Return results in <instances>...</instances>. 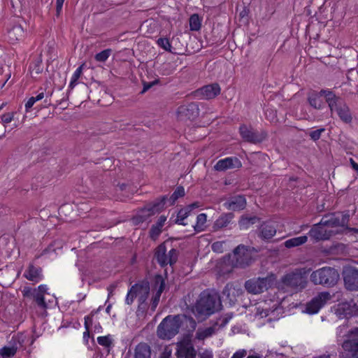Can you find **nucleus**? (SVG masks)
I'll return each mask as SVG.
<instances>
[{"label": "nucleus", "instance_id": "nucleus-25", "mask_svg": "<svg viewBox=\"0 0 358 358\" xmlns=\"http://www.w3.org/2000/svg\"><path fill=\"white\" fill-rule=\"evenodd\" d=\"M48 292V287L45 285H41L36 289L32 299L37 306L43 309L48 308L47 303L45 301L44 295Z\"/></svg>", "mask_w": 358, "mask_h": 358}, {"label": "nucleus", "instance_id": "nucleus-64", "mask_svg": "<svg viewBox=\"0 0 358 358\" xmlns=\"http://www.w3.org/2000/svg\"><path fill=\"white\" fill-rule=\"evenodd\" d=\"M347 229L350 232H353L354 234H358V228L347 227Z\"/></svg>", "mask_w": 358, "mask_h": 358}, {"label": "nucleus", "instance_id": "nucleus-15", "mask_svg": "<svg viewBox=\"0 0 358 358\" xmlns=\"http://www.w3.org/2000/svg\"><path fill=\"white\" fill-rule=\"evenodd\" d=\"M282 283L295 290H301L306 287V280L304 277L299 273H289L282 278Z\"/></svg>", "mask_w": 358, "mask_h": 358}, {"label": "nucleus", "instance_id": "nucleus-62", "mask_svg": "<svg viewBox=\"0 0 358 358\" xmlns=\"http://www.w3.org/2000/svg\"><path fill=\"white\" fill-rule=\"evenodd\" d=\"M350 162L352 169L358 173V164L356 163L352 158L350 159Z\"/></svg>", "mask_w": 358, "mask_h": 358}, {"label": "nucleus", "instance_id": "nucleus-37", "mask_svg": "<svg viewBox=\"0 0 358 358\" xmlns=\"http://www.w3.org/2000/svg\"><path fill=\"white\" fill-rule=\"evenodd\" d=\"M17 350V343L15 341L11 346H4L0 349V355L3 358H10L15 356Z\"/></svg>", "mask_w": 358, "mask_h": 358}, {"label": "nucleus", "instance_id": "nucleus-63", "mask_svg": "<svg viewBox=\"0 0 358 358\" xmlns=\"http://www.w3.org/2000/svg\"><path fill=\"white\" fill-rule=\"evenodd\" d=\"M44 97V92H41L38 93L36 96H34L36 101L41 100Z\"/></svg>", "mask_w": 358, "mask_h": 358}, {"label": "nucleus", "instance_id": "nucleus-46", "mask_svg": "<svg viewBox=\"0 0 358 358\" xmlns=\"http://www.w3.org/2000/svg\"><path fill=\"white\" fill-rule=\"evenodd\" d=\"M136 286H131L126 296L125 303L128 305H131L136 296L134 289Z\"/></svg>", "mask_w": 358, "mask_h": 358}, {"label": "nucleus", "instance_id": "nucleus-18", "mask_svg": "<svg viewBox=\"0 0 358 358\" xmlns=\"http://www.w3.org/2000/svg\"><path fill=\"white\" fill-rule=\"evenodd\" d=\"M276 231V226L274 222L268 220L262 222L257 230V234L259 238L266 241L272 238L275 235Z\"/></svg>", "mask_w": 358, "mask_h": 358}, {"label": "nucleus", "instance_id": "nucleus-50", "mask_svg": "<svg viewBox=\"0 0 358 358\" xmlns=\"http://www.w3.org/2000/svg\"><path fill=\"white\" fill-rule=\"evenodd\" d=\"M15 113H14V112H11V113H6L3 114L1 116V122L3 124L10 123L13 120Z\"/></svg>", "mask_w": 358, "mask_h": 358}, {"label": "nucleus", "instance_id": "nucleus-20", "mask_svg": "<svg viewBox=\"0 0 358 358\" xmlns=\"http://www.w3.org/2000/svg\"><path fill=\"white\" fill-rule=\"evenodd\" d=\"M165 286H166L165 280L162 277V275L160 274L155 275V279H154V287L155 288L158 287V289L151 300L150 309L152 312H154L155 310V309L159 303L162 293L165 289Z\"/></svg>", "mask_w": 358, "mask_h": 358}, {"label": "nucleus", "instance_id": "nucleus-53", "mask_svg": "<svg viewBox=\"0 0 358 358\" xmlns=\"http://www.w3.org/2000/svg\"><path fill=\"white\" fill-rule=\"evenodd\" d=\"M349 220H350L349 214L348 213H343L342 215V218L341 219L339 218L340 227H344L345 225H346L348 223Z\"/></svg>", "mask_w": 358, "mask_h": 358}, {"label": "nucleus", "instance_id": "nucleus-1", "mask_svg": "<svg viewBox=\"0 0 358 358\" xmlns=\"http://www.w3.org/2000/svg\"><path fill=\"white\" fill-rule=\"evenodd\" d=\"M221 307L222 303L218 294L205 290L201 293L192 311L199 320L203 321L220 310Z\"/></svg>", "mask_w": 358, "mask_h": 358}, {"label": "nucleus", "instance_id": "nucleus-24", "mask_svg": "<svg viewBox=\"0 0 358 358\" xmlns=\"http://www.w3.org/2000/svg\"><path fill=\"white\" fill-rule=\"evenodd\" d=\"M220 87L217 83L205 85L197 90L206 99H213L220 93Z\"/></svg>", "mask_w": 358, "mask_h": 358}, {"label": "nucleus", "instance_id": "nucleus-41", "mask_svg": "<svg viewBox=\"0 0 358 358\" xmlns=\"http://www.w3.org/2000/svg\"><path fill=\"white\" fill-rule=\"evenodd\" d=\"M207 215L205 213L199 214L196 217V223L194 225L196 232H201L204 230V224L206 222Z\"/></svg>", "mask_w": 358, "mask_h": 358}, {"label": "nucleus", "instance_id": "nucleus-22", "mask_svg": "<svg viewBox=\"0 0 358 358\" xmlns=\"http://www.w3.org/2000/svg\"><path fill=\"white\" fill-rule=\"evenodd\" d=\"M246 199L243 195H236L230 198L224 203V206L228 210H241L245 208Z\"/></svg>", "mask_w": 358, "mask_h": 358}, {"label": "nucleus", "instance_id": "nucleus-38", "mask_svg": "<svg viewBox=\"0 0 358 358\" xmlns=\"http://www.w3.org/2000/svg\"><path fill=\"white\" fill-rule=\"evenodd\" d=\"M202 19L196 13L192 15L189 19V29L191 31H199L201 27Z\"/></svg>", "mask_w": 358, "mask_h": 358}, {"label": "nucleus", "instance_id": "nucleus-28", "mask_svg": "<svg viewBox=\"0 0 358 358\" xmlns=\"http://www.w3.org/2000/svg\"><path fill=\"white\" fill-rule=\"evenodd\" d=\"M340 310H342L345 317L358 315V305L354 300L342 303Z\"/></svg>", "mask_w": 358, "mask_h": 358}, {"label": "nucleus", "instance_id": "nucleus-42", "mask_svg": "<svg viewBox=\"0 0 358 358\" xmlns=\"http://www.w3.org/2000/svg\"><path fill=\"white\" fill-rule=\"evenodd\" d=\"M233 316L234 314L232 313H226L224 316L218 318L213 324L215 327L218 326L219 327L217 328V329L219 330L220 329L224 327Z\"/></svg>", "mask_w": 358, "mask_h": 358}, {"label": "nucleus", "instance_id": "nucleus-17", "mask_svg": "<svg viewBox=\"0 0 358 358\" xmlns=\"http://www.w3.org/2000/svg\"><path fill=\"white\" fill-rule=\"evenodd\" d=\"M320 222L314 224L308 232L309 236L315 241L329 240L334 234L332 230H327Z\"/></svg>", "mask_w": 358, "mask_h": 358}, {"label": "nucleus", "instance_id": "nucleus-30", "mask_svg": "<svg viewBox=\"0 0 358 358\" xmlns=\"http://www.w3.org/2000/svg\"><path fill=\"white\" fill-rule=\"evenodd\" d=\"M134 358H151V349L145 343H138L134 350Z\"/></svg>", "mask_w": 358, "mask_h": 358}, {"label": "nucleus", "instance_id": "nucleus-23", "mask_svg": "<svg viewBox=\"0 0 358 358\" xmlns=\"http://www.w3.org/2000/svg\"><path fill=\"white\" fill-rule=\"evenodd\" d=\"M24 277L28 280L38 282L43 279L42 268L29 264L24 273Z\"/></svg>", "mask_w": 358, "mask_h": 358}, {"label": "nucleus", "instance_id": "nucleus-16", "mask_svg": "<svg viewBox=\"0 0 358 358\" xmlns=\"http://www.w3.org/2000/svg\"><path fill=\"white\" fill-rule=\"evenodd\" d=\"M174 318L176 319L178 331L182 330L187 335H190L194 331L196 322L192 317L185 314H178L174 315Z\"/></svg>", "mask_w": 358, "mask_h": 358}, {"label": "nucleus", "instance_id": "nucleus-35", "mask_svg": "<svg viewBox=\"0 0 358 358\" xmlns=\"http://www.w3.org/2000/svg\"><path fill=\"white\" fill-rule=\"evenodd\" d=\"M217 331V329L214 324L203 330L199 329L196 333V338L198 340H204L206 338L210 337Z\"/></svg>", "mask_w": 358, "mask_h": 358}, {"label": "nucleus", "instance_id": "nucleus-60", "mask_svg": "<svg viewBox=\"0 0 358 358\" xmlns=\"http://www.w3.org/2000/svg\"><path fill=\"white\" fill-rule=\"evenodd\" d=\"M270 310L269 309H262V311L257 312L258 314L261 315V317H267L269 315Z\"/></svg>", "mask_w": 358, "mask_h": 358}, {"label": "nucleus", "instance_id": "nucleus-43", "mask_svg": "<svg viewBox=\"0 0 358 358\" xmlns=\"http://www.w3.org/2000/svg\"><path fill=\"white\" fill-rule=\"evenodd\" d=\"M84 66H85V64L84 63L82 64L79 67H78V69L76 70V71L73 74L69 86V91L73 90L75 87V86L77 85L78 80L80 78V77L83 73V69Z\"/></svg>", "mask_w": 358, "mask_h": 358}, {"label": "nucleus", "instance_id": "nucleus-55", "mask_svg": "<svg viewBox=\"0 0 358 358\" xmlns=\"http://www.w3.org/2000/svg\"><path fill=\"white\" fill-rule=\"evenodd\" d=\"M36 99H34V96L30 97L27 103H25V109L26 111H29V109L33 106V105L36 103Z\"/></svg>", "mask_w": 358, "mask_h": 358}, {"label": "nucleus", "instance_id": "nucleus-31", "mask_svg": "<svg viewBox=\"0 0 358 358\" xmlns=\"http://www.w3.org/2000/svg\"><path fill=\"white\" fill-rule=\"evenodd\" d=\"M320 224L328 227H340L339 217L336 213L324 215L320 220Z\"/></svg>", "mask_w": 358, "mask_h": 358}, {"label": "nucleus", "instance_id": "nucleus-54", "mask_svg": "<svg viewBox=\"0 0 358 358\" xmlns=\"http://www.w3.org/2000/svg\"><path fill=\"white\" fill-rule=\"evenodd\" d=\"M246 355L247 351L245 350H239L233 355L231 358H243L246 356Z\"/></svg>", "mask_w": 358, "mask_h": 358}, {"label": "nucleus", "instance_id": "nucleus-57", "mask_svg": "<svg viewBox=\"0 0 358 358\" xmlns=\"http://www.w3.org/2000/svg\"><path fill=\"white\" fill-rule=\"evenodd\" d=\"M92 323V316L87 315L85 317V328L86 330L90 329V324Z\"/></svg>", "mask_w": 358, "mask_h": 358}, {"label": "nucleus", "instance_id": "nucleus-10", "mask_svg": "<svg viewBox=\"0 0 358 358\" xmlns=\"http://www.w3.org/2000/svg\"><path fill=\"white\" fill-rule=\"evenodd\" d=\"M344 288L349 292H358V268L345 266L341 273Z\"/></svg>", "mask_w": 358, "mask_h": 358}, {"label": "nucleus", "instance_id": "nucleus-27", "mask_svg": "<svg viewBox=\"0 0 358 358\" xmlns=\"http://www.w3.org/2000/svg\"><path fill=\"white\" fill-rule=\"evenodd\" d=\"M234 217V214L233 213H225L221 214V215L213 223V231H216L227 227L231 223Z\"/></svg>", "mask_w": 358, "mask_h": 358}, {"label": "nucleus", "instance_id": "nucleus-40", "mask_svg": "<svg viewBox=\"0 0 358 358\" xmlns=\"http://www.w3.org/2000/svg\"><path fill=\"white\" fill-rule=\"evenodd\" d=\"M190 213L191 212L186 207L180 208L177 213V217L174 222L183 226L187 225V223H185L184 220L189 215Z\"/></svg>", "mask_w": 358, "mask_h": 358}, {"label": "nucleus", "instance_id": "nucleus-56", "mask_svg": "<svg viewBox=\"0 0 358 358\" xmlns=\"http://www.w3.org/2000/svg\"><path fill=\"white\" fill-rule=\"evenodd\" d=\"M159 358H171V351L165 349L159 355Z\"/></svg>", "mask_w": 358, "mask_h": 358}, {"label": "nucleus", "instance_id": "nucleus-36", "mask_svg": "<svg viewBox=\"0 0 358 358\" xmlns=\"http://www.w3.org/2000/svg\"><path fill=\"white\" fill-rule=\"evenodd\" d=\"M185 195V188L182 186H178L171 196L167 197L166 202H169V206H173L179 198L183 197Z\"/></svg>", "mask_w": 358, "mask_h": 358}, {"label": "nucleus", "instance_id": "nucleus-19", "mask_svg": "<svg viewBox=\"0 0 358 358\" xmlns=\"http://www.w3.org/2000/svg\"><path fill=\"white\" fill-rule=\"evenodd\" d=\"M242 167L241 160L236 157H229L220 159L214 166L217 171H225L228 169H240Z\"/></svg>", "mask_w": 358, "mask_h": 358}, {"label": "nucleus", "instance_id": "nucleus-44", "mask_svg": "<svg viewBox=\"0 0 358 358\" xmlns=\"http://www.w3.org/2000/svg\"><path fill=\"white\" fill-rule=\"evenodd\" d=\"M110 48L105 49L94 55V59L99 62H105L112 53Z\"/></svg>", "mask_w": 358, "mask_h": 358}, {"label": "nucleus", "instance_id": "nucleus-4", "mask_svg": "<svg viewBox=\"0 0 358 358\" xmlns=\"http://www.w3.org/2000/svg\"><path fill=\"white\" fill-rule=\"evenodd\" d=\"M178 250L175 248H172L166 255V243H162L156 248L154 259L162 268H164L168 264L173 266L178 261Z\"/></svg>", "mask_w": 358, "mask_h": 358}, {"label": "nucleus", "instance_id": "nucleus-12", "mask_svg": "<svg viewBox=\"0 0 358 358\" xmlns=\"http://www.w3.org/2000/svg\"><path fill=\"white\" fill-rule=\"evenodd\" d=\"M199 115V105L195 102L181 105L177 110L178 118L180 121L194 120Z\"/></svg>", "mask_w": 358, "mask_h": 358}, {"label": "nucleus", "instance_id": "nucleus-14", "mask_svg": "<svg viewBox=\"0 0 358 358\" xmlns=\"http://www.w3.org/2000/svg\"><path fill=\"white\" fill-rule=\"evenodd\" d=\"M330 299L331 295L328 292L319 293L306 303L304 312L310 315L317 313Z\"/></svg>", "mask_w": 358, "mask_h": 358}, {"label": "nucleus", "instance_id": "nucleus-45", "mask_svg": "<svg viewBox=\"0 0 358 358\" xmlns=\"http://www.w3.org/2000/svg\"><path fill=\"white\" fill-rule=\"evenodd\" d=\"M157 44L164 50L173 53V52L171 50V45L170 41L167 38H158L157 41Z\"/></svg>", "mask_w": 358, "mask_h": 358}, {"label": "nucleus", "instance_id": "nucleus-52", "mask_svg": "<svg viewBox=\"0 0 358 358\" xmlns=\"http://www.w3.org/2000/svg\"><path fill=\"white\" fill-rule=\"evenodd\" d=\"M224 242L217 241L212 244V250L216 252H222V246Z\"/></svg>", "mask_w": 358, "mask_h": 358}, {"label": "nucleus", "instance_id": "nucleus-5", "mask_svg": "<svg viewBox=\"0 0 358 358\" xmlns=\"http://www.w3.org/2000/svg\"><path fill=\"white\" fill-rule=\"evenodd\" d=\"M341 358H358V327L350 330L349 338L342 343Z\"/></svg>", "mask_w": 358, "mask_h": 358}, {"label": "nucleus", "instance_id": "nucleus-11", "mask_svg": "<svg viewBox=\"0 0 358 358\" xmlns=\"http://www.w3.org/2000/svg\"><path fill=\"white\" fill-rule=\"evenodd\" d=\"M132 286H136L134 292L138 297V309L145 310L148 308L147 300L148 299L150 294V283L149 282L145 279L141 280Z\"/></svg>", "mask_w": 358, "mask_h": 358}, {"label": "nucleus", "instance_id": "nucleus-51", "mask_svg": "<svg viewBox=\"0 0 358 358\" xmlns=\"http://www.w3.org/2000/svg\"><path fill=\"white\" fill-rule=\"evenodd\" d=\"M36 288H31L30 287H24L22 290V295L26 298H32Z\"/></svg>", "mask_w": 358, "mask_h": 358}, {"label": "nucleus", "instance_id": "nucleus-39", "mask_svg": "<svg viewBox=\"0 0 358 358\" xmlns=\"http://www.w3.org/2000/svg\"><path fill=\"white\" fill-rule=\"evenodd\" d=\"M148 212H145V208H141L139 209L135 216L133 217V222L136 224H138L145 222L149 217V214Z\"/></svg>", "mask_w": 358, "mask_h": 358}, {"label": "nucleus", "instance_id": "nucleus-21", "mask_svg": "<svg viewBox=\"0 0 358 358\" xmlns=\"http://www.w3.org/2000/svg\"><path fill=\"white\" fill-rule=\"evenodd\" d=\"M167 196L164 195L159 198H157L152 202H150L144 206L145 212H148L149 216L151 217L157 213H161L165 208L166 203Z\"/></svg>", "mask_w": 358, "mask_h": 358}, {"label": "nucleus", "instance_id": "nucleus-33", "mask_svg": "<svg viewBox=\"0 0 358 358\" xmlns=\"http://www.w3.org/2000/svg\"><path fill=\"white\" fill-rule=\"evenodd\" d=\"M308 241V236L304 235L299 237L289 238L285 241L284 245L287 248H292L297 246L302 245Z\"/></svg>", "mask_w": 358, "mask_h": 358}, {"label": "nucleus", "instance_id": "nucleus-49", "mask_svg": "<svg viewBox=\"0 0 358 358\" xmlns=\"http://www.w3.org/2000/svg\"><path fill=\"white\" fill-rule=\"evenodd\" d=\"M158 83H159V79H155V80H153L152 82L143 81V88L141 93L143 94L144 92H145L146 91L150 90L152 87H153L154 85H155Z\"/></svg>", "mask_w": 358, "mask_h": 358}, {"label": "nucleus", "instance_id": "nucleus-59", "mask_svg": "<svg viewBox=\"0 0 358 358\" xmlns=\"http://www.w3.org/2000/svg\"><path fill=\"white\" fill-rule=\"evenodd\" d=\"M200 358H213V354L209 350H205L199 355Z\"/></svg>", "mask_w": 358, "mask_h": 358}, {"label": "nucleus", "instance_id": "nucleus-6", "mask_svg": "<svg viewBox=\"0 0 358 358\" xmlns=\"http://www.w3.org/2000/svg\"><path fill=\"white\" fill-rule=\"evenodd\" d=\"M174 315H169L162 320L157 327V334L159 338L170 340L178 334Z\"/></svg>", "mask_w": 358, "mask_h": 358}, {"label": "nucleus", "instance_id": "nucleus-26", "mask_svg": "<svg viewBox=\"0 0 358 358\" xmlns=\"http://www.w3.org/2000/svg\"><path fill=\"white\" fill-rule=\"evenodd\" d=\"M324 91H332L331 90H322L319 92L313 91L308 93V102L315 109H321L323 106V101L321 99V96L324 97V94H322Z\"/></svg>", "mask_w": 358, "mask_h": 358}, {"label": "nucleus", "instance_id": "nucleus-13", "mask_svg": "<svg viewBox=\"0 0 358 358\" xmlns=\"http://www.w3.org/2000/svg\"><path fill=\"white\" fill-rule=\"evenodd\" d=\"M268 278H257L248 280L245 282V288L248 292L253 294L262 293L271 286Z\"/></svg>", "mask_w": 358, "mask_h": 358}, {"label": "nucleus", "instance_id": "nucleus-8", "mask_svg": "<svg viewBox=\"0 0 358 358\" xmlns=\"http://www.w3.org/2000/svg\"><path fill=\"white\" fill-rule=\"evenodd\" d=\"M251 262V253L247 246L241 244L234 250L231 262L234 267L245 268Z\"/></svg>", "mask_w": 358, "mask_h": 358}, {"label": "nucleus", "instance_id": "nucleus-2", "mask_svg": "<svg viewBox=\"0 0 358 358\" xmlns=\"http://www.w3.org/2000/svg\"><path fill=\"white\" fill-rule=\"evenodd\" d=\"M326 102L328 103L330 111L333 113L335 111L340 120L345 123H350L352 120V116L350 108L344 102L343 99L336 95L333 91H324Z\"/></svg>", "mask_w": 358, "mask_h": 358}, {"label": "nucleus", "instance_id": "nucleus-7", "mask_svg": "<svg viewBox=\"0 0 358 358\" xmlns=\"http://www.w3.org/2000/svg\"><path fill=\"white\" fill-rule=\"evenodd\" d=\"M239 133L244 141L253 144L260 143L268 138L266 131H257L251 126L245 124H241L239 127Z\"/></svg>", "mask_w": 358, "mask_h": 358}, {"label": "nucleus", "instance_id": "nucleus-3", "mask_svg": "<svg viewBox=\"0 0 358 358\" xmlns=\"http://www.w3.org/2000/svg\"><path fill=\"white\" fill-rule=\"evenodd\" d=\"M340 279V274L337 269L330 266H324L312 272L310 276V281L315 285H322L324 287H333Z\"/></svg>", "mask_w": 358, "mask_h": 358}, {"label": "nucleus", "instance_id": "nucleus-34", "mask_svg": "<svg viewBox=\"0 0 358 358\" xmlns=\"http://www.w3.org/2000/svg\"><path fill=\"white\" fill-rule=\"evenodd\" d=\"M177 358H196V352L192 345L185 347L176 352Z\"/></svg>", "mask_w": 358, "mask_h": 358}, {"label": "nucleus", "instance_id": "nucleus-58", "mask_svg": "<svg viewBox=\"0 0 358 358\" xmlns=\"http://www.w3.org/2000/svg\"><path fill=\"white\" fill-rule=\"evenodd\" d=\"M190 212H192L194 209L200 207V203L198 201H195L189 205L185 206Z\"/></svg>", "mask_w": 358, "mask_h": 358}, {"label": "nucleus", "instance_id": "nucleus-48", "mask_svg": "<svg viewBox=\"0 0 358 358\" xmlns=\"http://www.w3.org/2000/svg\"><path fill=\"white\" fill-rule=\"evenodd\" d=\"M325 131L324 128H321L319 129H316L314 131H312L309 134V136L313 141H317L319 140L321 137L322 133H323Z\"/></svg>", "mask_w": 358, "mask_h": 358}, {"label": "nucleus", "instance_id": "nucleus-32", "mask_svg": "<svg viewBox=\"0 0 358 358\" xmlns=\"http://www.w3.org/2000/svg\"><path fill=\"white\" fill-rule=\"evenodd\" d=\"M260 221V218L257 216H248L243 215L241 217L238 221V225L241 229H247L251 225Z\"/></svg>", "mask_w": 358, "mask_h": 358}, {"label": "nucleus", "instance_id": "nucleus-61", "mask_svg": "<svg viewBox=\"0 0 358 358\" xmlns=\"http://www.w3.org/2000/svg\"><path fill=\"white\" fill-rule=\"evenodd\" d=\"M68 99H69V95H68V93H66V94L64 96H63L62 99L57 101V105H62Z\"/></svg>", "mask_w": 358, "mask_h": 358}, {"label": "nucleus", "instance_id": "nucleus-29", "mask_svg": "<svg viewBox=\"0 0 358 358\" xmlns=\"http://www.w3.org/2000/svg\"><path fill=\"white\" fill-rule=\"evenodd\" d=\"M166 220V217L165 215H161L157 222L152 225L149 231V236L151 239L155 241L159 237L162 233V229Z\"/></svg>", "mask_w": 358, "mask_h": 358}, {"label": "nucleus", "instance_id": "nucleus-47", "mask_svg": "<svg viewBox=\"0 0 358 358\" xmlns=\"http://www.w3.org/2000/svg\"><path fill=\"white\" fill-rule=\"evenodd\" d=\"M97 342L100 345L104 347H110L112 344V341L109 336H99L97 338Z\"/></svg>", "mask_w": 358, "mask_h": 358}, {"label": "nucleus", "instance_id": "nucleus-9", "mask_svg": "<svg viewBox=\"0 0 358 358\" xmlns=\"http://www.w3.org/2000/svg\"><path fill=\"white\" fill-rule=\"evenodd\" d=\"M6 31L10 43H15L24 37V30L20 19L15 17L9 19L6 22Z\"/></svg>", "mask_w": 358, "mask_h": 358}]
</instances>
